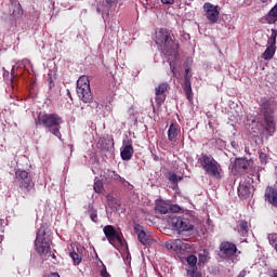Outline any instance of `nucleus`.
Masks as SVG:
<instances>
[{"label":"nucleus","mask_w":277,"mask_h":277,"mask_svg":"<svg viewBox=\"0 0 277 277\" xmlns=\"http://www.w3.org/2000/svg\"><path fill=\"white\" fill-rule=\"evenodd\" d=\"M195 220L196 215H194V212L188 211L181 216H171L169 219V224L173 227V230H176L179 235H181V233H189L190 230H194Z\"/></svg>","instance_id":"obj_3"},{"label":"nucleus","mask_w":277,"mask_h":277,"mask_svg":"<svg viewBox=\"0 0 277 277\" xmlns=\"http://www.w3.org/2000/svg\"><path fill=\"white\" fill-rule=\"evenodd\" d=\"M15 177L19 183V189H22L24 194H30V192H34L35 184L29 172L19 169L15 172Z\"/></svg>","instance_id":"obj_8"},{"label":"nucleus","mask_w":277,"mask_h":277,"mask_svg":"<svg viewBox=\"0 0 277 277\" xmlns=\"http://www.w3.org/2000/svg\"><path fill=\"white\" fill-rule=\"evenodd\" d=\"M103 232H104L106 239H108V242L111 246H115L116 241H118V243H122V234H120V232L116 230V227H114V225L104 226Z\"/></svg>","instance_id":"obj_10"},{"label":"nucleus","mask_w":277,"mask_h":277,"mask_svg":"<svg viewBox=\"0 0 277 277\" xmlns=\"http://www.w3.org/2000/svg\"><path fill=\"white\" fill-rule=\"evenodd\" d=\"M209 261V253L207 251H202L199 253V263H207Z\"/></svg>","instance_id":"obj_33"},{"label":"nucleus","mask_w":277,"mask_h":277,"mask_svg":"<svg viewBox=\"0 0 277 277\" xmlns=\"http://www.w3.org/2000/svg\"><path fill=\"white\" fill-rule=\"evenodd\" d=\"M77 96L82 103H91L94 100L92 89L90 88V78L81 76L77 80Z\"/></svg>","instance_id":"obj_7"},{"label":"nucleus","mask_w":277,"mask_h":277,"mask_svg":"<svg viewBox=\"0 0 277 277\" xmlns=\"http://www.w3.org/2000/svg\"><path fill=\"white\" fill-rule=\"evenodd\" d=\"M197 271L198 269L188 268L187 269V276L188 277H202V275H200V273H198Z\"/></svg>","instance_id":"obj_35"},{"label":"nucleus","mask_w":277,"mask_h":277,"mask_svg":"<svg viewBox=\"0 0 277 277\" xmlns=\"http://www.w3.org/2000/svg\"><path fill=\"white\" fill-rule=\"evenodd\" d=\"M156 44L167 57H176L179 55V43L172 39V35L166 28L156 32Z\"/></svg>","instance_id":"obj_1"},{"label":"nucleus","mask_w":277,"mask_h":277,"mask_svg":"<svg viewBox=\"0 0 277 277\" xmlns=\"http://www.w3.org/2000/svg\"><path fill=\"white\" fill-rule=\"evenodd\" d=\"M184 92L188 101H192V75L189 74V68L185 69Z\"/></svg>","instance_id":"obj_19"},{"label":"nucleus","mask_w":277,"mask_h":277,"mask_svg":"<svg viewBox=\"0 0 277 277\" xmlns=\"http://www.w3.org/2000/svg\"><path fill=\"white\" fill-rule=\"evenodd\" d=\"M166 248L168 250H173L174 252H179L180 250H183V240L182 239L169 240L166 242Z\"/></svg>","instance_id":"obj_23"},{"label":"nucleus","mask_w":277,"mask_h":277,"mask_svg":"<svg viewBox=\"0 0 277 277\" xmlns=\"http://www.w3.org/2000/svg\"><path fill=\"white\" fill-rule=\"evenodd\" d=\"M176 137H179V130L174 123H171L168 130V140L169 142H176Z\"/></svg>","instance_id":"obj_24"},{"label":"nucleus","mask_w":277,"mask_h":277,"mask_svg":"<svg viewBox=\"0 0 277 277\" xmlns=\"http://www.w3.org/2000/svg\"><path fill=\"white\" fill-rule=\"evenodd\" d=\"M161 3L164 5H172L174 3V0H161Z\"/></svg>","instance_id":"obj_42"},{"label":"nucleus","mask_w":277,"mask_h":277,"mask_svg":"<svg viewBox=\"0 0 277 277\" xmlns=\"http://www.w3.org/2000/svg\"><path fill=\"white\" fill-rule=\"evenodd\" d=\"M273 277H277V272H274V273H273Z\"/></svg>","instance_id":"obj_53"},{"label":"nucleus","mask_w":277,"mask_h":277,"mask_svg":"<svg viewBox=\"0 0 277 277\" xmlns=\"http://www.w3.org/2000/svg\"><path fill=\"white\" fill-rule=\"evenodd\" d=\"M101 276L110 277L109 273H107V267L105 266V264H102Z\"/></svg>","instance_id":"obj_38"},{"label":"nucleus","mask_w":277,"mask_h":277,"mask_svg":"<svg viewBox=\"0 0 277 277\" xmlns=\"http://www.w3.org/2000/svg\"><path fill=\"white\" fill-rule=\"evenodd\" d=\"M260 159H261V161H262V163H263L264 161L267 160V155H266L265 153H261V154H260Z\"/></svg>","instance_id":"obj_43"},{"label":"nucleus","mask_w":277,"mask_h":277,"mask_svg":"<svg viewBox=\"0 0 277 277\" xmlns=\"http://www.w3.org/2000/svg\"><path fill=\"white\" fill-rule=\"evenodd\" d=\"M168 179L170 183H172V185H174L175 187L179 186L180 181H183V176L177 175L174 172H170Z\"/></svg>","instance_id":"obj_28"},{"label":"nucleus","mask_w":277,"mask_h":277,"mask_svg":"<svg viewBox=\"0 0 277 277\" xmlns=\"http://www.w3.org/2000/svg\"><path fill=\"white\" fill-rule=\"evenodd\" d=\"M16 68H18V67H16V65H14L13 67H12V70H11V76H12V78H11V82H13L14 81V77H16Z\"/></svg>","instance_id":"obj_41"},{"label":"nucleus","mask_w":277,"mask_h":277,"mask_svg":"<svg viewBox=\"0 0 277 277\" xmlns=\"http://www.w3.org/2000/svg\"><path fill=\"white\" fill-rule=\"evenodd\" d=\"M64 123V119L60 117L57 114H40L38 116V120L36 124H39V127H43L45 131L49 133H52L55 137L58 140H62V124Z\"/></svg>","instance_id":"obj_2"},{"label":"nucleus","mask_w":277,"mask_h":277,"mask_svg":"<svg viewBox=\"0 0 277 277\" xmlns=\"http://www.w3.org/2000/svg\"><path fill=\"white\" fill-rule=\"evenodd\" d=\"M262 3H267V0H261Z\"/></svg>","instance_id":"obj_54"},{"label":"nucleus","mask_w":277,"mask_h":277,"mask_svg":"<svg viewBox=\"0 0 277 277\" xmlns=\"http://www.w3.org/2000/svg\"><path fill=\"white\" fill-rule=\"evenodd\" d=\"M169 66H170V70H171V74L173 75V77H176V71H175V67H174V62L170 61V62H169Z\"/></svg>","instance_id":"obj_40"},{"label":"nucleus","mask_w":277,"mask_h":277,"mask_svg":"<svg viewBox=\"0 0 277 277\" xmlns=\"http://www.w3.org/2000/svg\"><path fill=\"white\" fill-rule=\"evenodd\" d=\"M155 211L156 213L166 215V213H170V203L163 200L157 201L155 206Z\"/></svg>","instance_id":"obj_22"},{"label":"nucleus","mask_w":277,"mask_h":277,"mask_svg":"<svg viewBox=\"0 0 277 277\" xmlns=\"http://www.w3.org/2000/svg\"><path fill=\"white\" fill-rule=\"evenodd\" d=\"M93 189L96 194H101V192H103V181L101 180L95 181L93 185Z\"/></svg>","instance_id":"obj_32"},{"label":"nucleus","mask_w":277,"mask_h":277,"mask_svg":"<svg viewBox=\"0 0 277 277\" xmlns=\"http://www.w3.org/2000/svg\"><path fill=\"white\" fill-rule=\"evenodd\" d=\"M35 250L40 256H52V259H55V254L51 253V240L47 237V227L44 226H41L37 232Z\"/></svg>","instance_id":"obj_5"},{"label":"nucleus","mask_w":277,"mask_h":277,"mask_svg":"<svg viewBox=\"0 0 277 277\" xmlns=\"http://www.w3.org/2000/svg\"><path fill=\"white\" fill-rule=\"evenodd\" d=\"M265 200L273 207H277V190L274 187H267L265 190Z\"/></svg>","instance_id":"obj_21"},{"label":"nucleus","mask_w":277,"mask_h":277,"mask_svg":"<svg viewBox=\"0 0 277 277\" xmlns=\"http://www.w3.org/2000/svg\"><path fill=\"white\" fill-rule=\"evenodd\" d=\"M232 172L234 174H243L250 168V160L245 158H236L235 161L230 166Z\"/></svg>","instance_id":"obj_13"},{"label":"nucleus","mask_w":277,"mask_h":277,"mask_svg":"<svg viewBox=\"0 0 277 277\" xmlns=\"http://www.w3.org/2000/svg\"><path fill=\"white\" fill-rule=\"evenodd\" d=\"M237 230L239 233V235H241V237H246L248 235V222L246 221H240L238 226H237Z\"/></svg>","instance_id":"obj_27"},{"label":"nucleus","mask_w":277,"mask_h":277,"mask_svg":"<svg viewBox=\"0 0 277 277\" xmlns=\"http://www.w3.org/2000/svg\"><path fill=\"white\" fill-rule=\"evenodd\" d=\"M198 163L203 168L206 174L212 179H222L221 166L217 163V160L211 155L201 154L198 158Z\"/></svg>","instance_id":"obj_6"},{"label":"nucleus","mask_w":277,"mask_h":277,"mask_svg":"<svg viewBox=\"0 0 277 277\" xmlns=\"http://www.w3.org/2000/svg\"><path fill=\"white\" fill-rule=\"evenodd\" d=\"M3 77H4V79H5V77H9V75H10V71H8V70H5V68H3Z\"/></svg>","instance_id":"obj_46"},{"label":"nucleus","mask_w":277,"mask_h":277,"mask_svg":"<svg viewBox=\"0 0 277 277\" xmlns=\"http://www.w3.org/2000/svg\"><path fill=\"white\" fill-rule=\"evenodd\" d=\"M96 146L97 148H100V150H104V153H109L110 150H114V138L102 137L97 141Z\"/></svg>","instance_id":"obj_18"},{"label":"nucleus","mask_w":277,"mask_h":277,"mask_svg":"<svg viewBox=\"0 0 277 277\" xmlns=\"http://www.w3.org/2000/svg\"><path fill=\"white\" fill-rule=\"evenodd\" d=\"M186 262L189 265V269H198V266H196V264L198 263V258H196V255H189L186 259Z\"/></svg>","instance_id":"obj_29"},{"label":"nucleus","mask_w":277,"mask_h":277,"mask_svg":"<svg viewBox=\"0 0 277 277\" xmlns=\"http://www.w3.org/2000/svg\"><path fill=\"white\" fill-rule=\"evenodd\" d=\"M267 239H268V243L275 247L277 243V234H269Z\"/></svg>","instance_id":"obj_34"},{"label":"nucleus","mask_w":277,"mask_h":277,"mask_svg":"<svg viewBox=\"0 0 277 277\" xmlns=\"http://www.w3.org/2000/svg\"><path fill=\"white\" fill-rule=\"evenodd\" d=\"M105 5H108V8H111V5H116L118 0H103Z\"/></svg>","instance_id":"obj_39"},{"label":"nucleus","mask_w":277,"mask_h":277,"mask_svg":"<svg viewBox=\"0 0 277 277\" xmlns=\"http://www.w3.org/2000/svg\"><path fill=\"white\" fill-rule=\"evenodd\" d=\"M203 13L209 23L215 24L220 18V6L206 2L203 4Z\"/></svg>","instance_id":"obj_9"},{"label":"nucleus","mask_w":277,"mask_h":277,"mask_svg":"<svg viewBox=\"0 0 277 277\" xmlns=\"http://www.w3.org/2000/svg\"><path fill=\"white\" fill-rule=\"evenodd\" d=\"M69 256L74 261V265H79L82 261L81 255L75 251L70 252Z\"/></svg>","instance_id":"obj_30"},{"label":"nucleus","mask_w":277,"mask_h":277,"mask_svg":"<svg viewBox=\"0 0 277 277\" xmlns=\"http://www.w3.org/2000/svg\"><path fill=\"white\" fill-rule=\"evenodd\" d=\"M276 37H277V32L276 30L273 29L271 38L268 39L269 47H267L264 53L262 54L263 60H272V57H274L276 53V48H275Z\"/></svg>","instance_id":"obj_14"},{"label":"nucleus","mask_w":277,"mask_h":277,"mask_svg":"<svg viewBox=\"0 0 277 277\" xmlns=\"http://www.w3.org/2000/svg\"><path fill=\"white\" fill-rule=\"evenodd\" d=\"M240 116L239 114L236 115L235 120H239Z\"/></svg>","instance_id":"obj_50"},{"label":"nucleus","mask_w":277,"mask_h":277,"mask_svg":"<svg viewBox=\"0 0 277 277\" xmlns=\"http://www.w3.org/2000/svg\"><path fill=\"white\" fill-rule=\"evenodd\" d=\"M266 21L269 23V25H274V23L277 22V4L269 10L268 14L266 15Z\"/></svg>","instance_id":"obj_25"},{"label":"nucleus","mask_w":277,"mask_h":277,"mask_svg":"<svg viewBox=\"0 0 277 277\" xmlns=\"http://www.w3.org/2000/svg\"><path fill=\"white\" fill-rule=\"evenodd\" d=\"M134 233L137 234L138 241L143 246H149L150 243V238H148V235H146V232L142 228L140 224L134 225Z\"/></svg>","instance_id":"obj_20"},{"label":"nucleus","mask_w":277,"mask_h":277,"mask_svg":"<svg viewBox=\"0 0 277 277\" xmlns=\"http://www.w3.org/2000/svg\"><path fill=\"white\" fill-rule=\"evenodd\" d=\"M273 248L277 252V243Z\"/></svg>","instance_id":"obj_52"},{"label":"nucleus","mask_w":277,"mask_h":277,"mask_svg":"<svg viewBox=\"0 0 277 277\" xmlns=\"http://www.w3.org/2000/svg\"><path fill=\"white\" fill-rule=\"evenodd\" d=\"M248 275V271L242 269L239 274L238 277H246Z\"/></svg>","instance_id":"obj_45"},{"label":"nucleus","mask_w":277,"mask_h":277,"mask_svg":"<svg viewBox=\"0 0 277 277\" xmlns=\"http://www.w3.org/2000/svg\"><path fill=\"white\" fill-rule=\"evenodd\" d=\"M232 146H233V148H238L239 147V145L235 141L232 142Z\"/></svg>","instance_id":"obj_47"},{"label":"nucleus","mask_w":277,"mask_h":277,"mask_svg":"<svg viewBox=\"0 0 277 277\" xmlns=\"http://www.w3.org/2000/svg\"><path fill=\"white\" fill-rule=\"evenodd\" d=\"M23 14V9H21V3H17L15 5V9L13 10L12 12V15L15 17V18H21V15Z\"/></svg>","instance_id":"obj_31"},{"label":"nucleus","mask_w":277,"mask_h":277,"mask_svg":"<svg viewBox=\"0 0 277 277\" xmlns=\"http://www.w3.org/2000/svg\"><path fill=\"white\" fill-rule=\"evenodd\" d=\"M69 147L72 149V145H69Z\"/></svg>","instance_id":"obj_55"},{"label":"nucleus","mask_w":277,"mask_h":277,"mask_svg":"<svg viewBox=\"0 0 277 277\" xmlns=\"http://www.w3.org/2000/svg\"><path fill=\"white\" fill-rule=\"evenodd\" d=\"M261 111L264 116L266 131L268 135H274L276 131V121H274V111H276V100L274 97L264 98L261 104Z\"/></svg>","instance_id":"obj_4"},{"label":"nucleus","mask_w":277,"mask_h":277,"mask_svg":"<svg viewBox=\"0 0 277 277\" xmlns=\"http://www.w3.org/2000/svg\"><path fill=\"white\" fill-rule=\"evenodd\" d=\"M133 141L131 138H124L120 151L121 159L123 161H131L133 157Z\"/></svg>","instance_id":"obj_12"},{"label":"nucleus","mask_w":277,"mask_h":277,"mask_svg":"<svg viewBox=\"0 0 277 277\" xmlns=\"http://www.w3.org/2000/svg\"><path fill=\"white\" fill-rule=\"evenodd\" d=\"M5 224V221L3 219H0V226H3Z\"/></svg>","instance_id":"obj_49"},{"label":"nucleus","mask_w":277,"mask_h":277,"mask_svg":"<svg viewBox=\"0 0 277 277\" xmlns=\"http://www.w3.org/2000/svg\"><path fill=\"white\" fill-rule=\"evenodd\" d=\"M169 211H171V213H179V211H181V207L177 205H170Z\"/></svg>","instance_id":"obj_37"},{"label":"nucleus","mask_w":277,"mask_h":277,"mask_svg":"<svg viewBox=\"0 0 277 277\" xmlns=\"http://www.w3.org/2000/svg\"><path fill=\"white\" fill-rule=\"evenodd\" d=\"M88 213L90 215V220H92L95 224H98V212L92 203H89L88 206Z\"/></svg>","instance_id":"obj_26"},{"label":"nucleus","mask_w":277,"mask_h":277,"mask_svg":"<svg viewBox=\"0 0 277 277\" xmlns=\"http://www.w3.org/2000/svg\"><path fill=\"white\" fill-rule=\"evenodd\" d=\"M170 84L168 82H162L156 87V103L157 105H163L166 102V92H168Z\"/></svg>","instance_id":"obj_17"},{"label":"nucleus","mask_w":277,"mask_h":277,"mask_svg":"<svg viewBox=\"0 0 277 277\" xmlns=\"http://www.w3.org/2000/svg\"><path fill=\"white\" fill-rule=\"evenodd\" d=\"M220 252L226 261H233V256L237 254V245L230 241H223L220 245Z\"/></svg>","instance_id":"obj_11"},{"label":"nucleus","mask_w":277,"mask_h":277,"mask_svg":"<svg viewBox=\"0 0 277 277\" xmlns=\"http://www.w3.org/2000/svg\"><path fill=\"white\" fill-rule=\"evenodd\" d=\"M254 192V186L250 182L241 181L238 186V196L240 198H250Z\"/></svg>","instance_id":"obj_16"},{"label":"nucleus","mask_w":277,"mask_h":277,"mask_svg":"<svg viewBox=\"0 0 277 277\" xmlns=\"http://www.w3.org/2000/svg\"><path fill=\"white\" fill-rule=\"evenodd\" d=\"M67 96H70V90L67 89Z\"/></svg>","instance_id":"obj_51"},{"label":"nucleus","mask_w":277,"mask_h":277,"mask_svg":"<svg viewBox=\"0 0 277 277\" xmlns=\"http://www.w3.org/2000/svg\"><path fill=\"white\" fill-rule=\"evenodd\" d=\"M48 5L51 10H54L55 8V2L54 1H51V0H48Z\"/></svg>","instance_id":"obj_44"},{"label":"nucleus","mask_w":277,"mask_h":277,"mask_svg":"<svg viewBox=\"0 0 277 277\" xmlns=\"http://www.w3.org/2000/svg\"><path fill=\"white\" fill-rule=\"evenodd\" d=\"M102 181H105V183H111V181H115V183H121V185H129V181H126L124 177L111 170H108L104 174V179H102Z\"/></svg>","instance_id":"obj_15"},{"label":"nucleus","mask_w":277,"mask_h":277,"mask_svg":"<svg viewBox=\"0 0 277 277\" xmlns=\"http://www.w3.org/2000/svg\"><path fill=\"white\" fill-rule=\"evenodd\" d=\"M141 3H142L143 5H148V0H141Z\"/></svg>","instance_id":"obj_48"},{"label":"nucleus","mask_w":277,"mask_h":277,"mask_svg":"<svg viewBox=\"0 0 277 277\" xmlns=\"http://www.w3.org/2000/svg\"><path fill=\"white\" fill-rule=\"evenodd\" d=\"M215 146L219 148V150H222V148H226V142L222 138H217L215 141Z\"/></svg>","instance_id":"obj_36"}]
</instances>
